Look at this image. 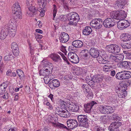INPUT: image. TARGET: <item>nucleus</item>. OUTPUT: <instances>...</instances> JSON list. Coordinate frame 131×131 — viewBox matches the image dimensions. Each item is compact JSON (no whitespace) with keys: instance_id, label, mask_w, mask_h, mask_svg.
<instances>
[{"instance_id":"nucleus-8","label":"nucleus","mask_w":131,"mask_h":131,"mask_svg":"<svg viewBox=\"0 0 131 131\" xmlns=\"http://www.w3.org/2000/svg\"><path fill=\"white\" fill-rule=\"evenodd\" d=\"M130 23L127 20H124L118 22L117 24V27L120 29L123 30L128 27Z\"/></svg>"},{"instance_id":"nucleus-12","label":"nucleus","mask_w":131,"mask_h":131,"mask_svg":"<svg viewBox=\"0 0 131 131\" xmlns=\"http://www.w3.org/2000/svg\"><path fill=\"white\" fill-rule=\"evenodd\" d=\"M67 125L70 129H73L77 126L78 123L77 121L75 119H71L67 121Z\"/></svg>"},{"instance_id":"nucleus-22","label":"nucleus","mask_w":131,"mask_h":131,"mask_svg":"<svg viewBox=\"0 0 131 131\" xmlns=\"http://www.w3.org/2000/svg\"><path fill=\"white\" fill-rule=\"evenodd\" d=\"M121 39L123 41H128L131 40V36L128 34L123 33L121 36Z\"/></svg>"},{"instance_id":"nucleus-15","label":"nucleus","mask_w":131,"mask_h":131,"mask_svg":"<svg viewBox=\"0 0 131 131\" xmlns=\"http://www.w3.org/2000/svg\"><path fill=\"white\" fill-rule=\"evenodd\" d=\"M7 26H5L2 28L1 32L0 38L2 39H5L7 36L8 32V28Z\"/></svg>"},{"instance_id":"nucleus-50","label":"nucleus","mask_w":131,"mask_h":131,"mask_svg":"<svg viewBox=\"0 0 131 131\" xmlns=\"http://www.w3.org/2000/svg\"><path fill=\"white\" fill-rule=\"evenodd\" d=\"M74 104H70L68 107V111H70L74 112Z\"/></svg>"},{"instance_id":"nucleus-33","label":"nucleus","mask_w":131,"mask_h":131,"mask_svg":"<svg viewBox=\"0 0 131 131\" xmlns=\"http://www.w3.org/2000/svg\"><path fill=\"white\" fill-rule=\"evenodd\" d=\"M13 13V16L14 19H20L22 18V16L21 10L12 12Z\"/></svg>"},{"instance_id":"nucleus-10","label":"nucleus","mask_w":131,"mask_h":131,"mask_svg":"<svg viewBox=\"0 0 131 131\" xmlns=\"http://www.w3.org/2000/svg\"><path fill=\"white\" fill-rule=\"evenodd\" d=\"M122 124L120 122H114L111 123L109 126L110 131H119V128Z\"/></svg>"},{"instance_id":"nucleus-59","label":"nucleus","mask_w":131,"mask_h":131,"mask_svg":"<svg viewBox=\"0 0 131 131\" xmlns=\"http://www.w3.org/2000/svg\"><path fill=\"white\" fill-rule=\"evenodd\" d=\"M108 58V57L107 55V57L106 58H104L103 61H102L101 64H105L109 62L107 60Z\"/></svg>"},{"instance_id":"nucleus-28","label":"nucleus","mask_w":131,"mask_h":131,"mask_svg":"<svg viewBox=\"0 0 131 131\" xmlns=\"http://www.w3.org/2000/svg\"><path fill=\"white\" fill-rule=\"evenodd\" d=\"M10 22H11L12 24H10V25H9V27H8V29L9 28H11V29H9V31H16L17 30V27L16 23L15 22L14 23V24L12 23L11 21H10L9 23H10Z\"/></svg>"},{"instance_id":"nucleus-49","label":"nucleus","mask_w":131,"mask_h":131,"mask_svg":"<svg viewBox=\"0 0 131 131\" xmlns=\"http://www.w3.org/2000/svg\"><path fill=\"white\" fill-rule=\"evenodd\" d=\"M41 2H42V7L43 8L45 7L46 5L47 4L46 2L48 1V2H49L51 0H40Z\"/></svg>"},{"instance_id":"nucleus-57","label":"nucleus","mask_w":131,"mask_h":131,"mask_svg":"<svg viewBox=\"0 0 131 131\" xmlns=\"http://www.w3.org/2000/svg\"><path fill=\"white\" fill-rule=\"evenodd\" d=\"M4 67L2 62L0 63V72L2 73Z\"/></svg>"},{"instance_id":"nucleus-9","label":"nucleus","mask_w":131,"mask_h":131,"mask_svg":"<svg viewBox=\"0 0 131 131\" xmlns=\"http://www.w3.org/2000/svg\"><path fill=\"white\" fill-rule=\"evenodd\" d=\"M97 103L94 101L89 102L87 104H84V106L85 108L84 110L87 113H90L91 109L94 106H95Z\"/></svg>"},{"instance_id":"nucleus-5","label":"nucleus","mask_w":131,"mask_h":131,"mask_svg":"<svg viewBox=\"0 0 131 131\" xmlns=\"http://www.w3.org/2000/svg\"><path fill=\"white\" fill-rule=\"evenodd\" d=\"M107 48L110 53H116L119 52L120 48L119 46L116 45L111 44L107 46Z\"/></svg>"},{"instance_id":"nucleus-51","label":"nucleus","mask_w":131,"mask_h":131,"mask_svg":"<svg viewBox=\"0 0 131 131\" xmlns=\"http://www.w3.org/2000/svg\"><path fill=\"white\" fill-rule=\"evenodd\" d=\"M43 80L44 81L45 83L46 84H48L49 82L50 81V79L47 76L44 77L43 78Z\"/></svg>"},{"instance_id":"nucleus-34","label":"nucleus","mask_w":131,"mask_h":131,"mask_svg":"<svg viewBox=\"0 0 131 131\" xmlns=\"http://www.w3.org/2000/svg\"><path fill=\"white\" fill-rule=\"evenodd\" d=\"M51 73H50V72L47 70L45 69L41 70L39 72V74L40 75L43 76H47L48 75L50 74Z\"/></svg>"},{"instance_id":"nucleus-17","label":"nucleus","mask_w":131,"mask_h":131,"mask_svg":"<svg viewBox=\"0 0 131 131\" xmlns=\"http://www.w3.org/2000/svg\"><path fill=\"white\" fill-rule=\"evenodd\" d=\"M50 57L55 62L60 63L61 62L62 59L60 56L58 54L53 53L50 55Z\"/></svg>"},{"instance_id":"nucleus-62","label":"nucleus","mask_w":131,"mask_h":131,"mask_svg":"<svg viewBox=\"0 0 131 131\" xmlns=\"http://www.w3.org/2000/svg\"><path fill=\"white\" fill-rule=\"evenodd\" d=\"M3 98L4 99H7L8 98V93H5L4 95L3 96Z\"/></svg>"},{"instance_id":"nucleus-48","label":"nucleus","mask_w":131,"mask_h":131,"mask_svg":"<svg viewBox=\"0 0 131 131\" xmlns=\"http://www.w3.org/2000/svg\"><path fill=\"white\" fill-rule=\"evenodd\" d=\"M94 131H105L100 127L98 126H95L94 128Z\"/></svg>"},{"instance_id":"nucleus-47","label":"nucleus","mask_w":131,"mask_h":131,"mask_svg":"<svg viewBox=\"0 0 131 131\" xmlns=\"http://www.w3.org/2000/svg\"><path fill=\"white\" fill-rule=\"evenodd\" d=\"M13 52L14 55L15 56H18V55L19 53V49H16L15 50H13Z\"/></svg>"},{"instance_id":"nucleus-2","label":"nucleus","mask_w":131,"mask_h":131,"mask_svg":"<svg viewBox=\"0 0 131 131\" xmlns=\"http://www.w3.org/2000/svg\"><path fill=\"white\" fill-rule=\"evenodd\" d=\"M111 16L113 19L123 20L126 16V15L125 11L124 10L116 11L111 12Z\"/></svg>"},{"instance_id":"nucleus-3","label":"nucleus","mask_w":131,"mask_h":131,"mask_svg":"<svg viewBox=\"0 0 131 131\" xmlns=\"http://www.w3.org/2000/svg\"><path fill=\"white\" fill-rule=\"evenodd\" d=\"M79 125L88 128L89 127V119L86 115H80L77 117Z\"/></svg>"},{"instance_id":"nucleus-21","label":"nucleus","mask_w":131,"mask_h":131,"mask_svg":"<svg viewBox=\"0 0 131 131\" xmlns=\"http://www.w3.org/2000/svg\"><path fill=\"white\" fill-rule=\"evenodd\" d=\"M28 7V9L29 10V12H27L30 16H32L36 14L37 10L36 9L35 7L34 6H30Z\"/></svg>"},{"instance_id":"nucleus-45","label":"nucleus","mask_w":131,"mask_h":131,"mask_svg":"<svg viewBox=\"0 0 131 131\" xmlns=\"http://www.w3.org/2000/svg\"><path fill=\"white\" fill-rule=\"evenodd\" d=\"M11 48L12 50L19 48L17 44L15 42H13L11 44Z\"/></svg>"},{"instance_id":"nucleus-25","label":"nucleus","mask_w":131,"mask_h":131,"mask_svg":"<svg viewBox=\"0 0 131 131\" xmlns=\"http://www.w3.org/2000/svg\"><path fill=\"white\" fill-rule=\"evenodd\" d=\"M73 46L75 48L81 47L83 45V42L80 40H76L73 41L72 43Z\"/></svg>"},{"instance_id":"nucleus-37","label":"nucleus","mask_w":131,"mask_h":131,"mask_svg":"<svg viewBox=\"0 0 131 131\" xmlns=\"http://www.w3.org/2000/svg\"><path fill=\"white\" fill-rule=\"evenodd\" d=\"M120 45L124 48L129 49L131 48V42H128L125 43H121Z\"/></svg>"},{"instance_id":"nucleus-40","label":"nucleus","mask_w":131,"mask_h":131,"mask_svg":"<svg viewBox=\"0 0 131 131\" xmlns=\"http://www.w3.org/2000/svg\"><path fill=\"white\" fill-rule=\"evenodd\" d=\"M110 118L111 119L115 120L116 121H119L121 119L120 117L118 116L116 114H114L110 116Z\"/></svg>"},{"instance_id":"nucleus-35","label":"nucleus","mask_w":131,"mask_h":131,"mask_svg":"<svg viewBox=\"0 0 131 131\" xmlns=\"http://www.w3.org/2000/svg\"><path fill=\"white\" fill-rule=\"evenodd\" d=\"M7 86L4 83H2L0 85V94L2 95L4 93L6 90Z\"/></svg>"},{"instance_id":"nucleus-4","label":"nucleus","mask_w":131,"mask_h":131,"mask_svg":"<svg viewBox=\"0 0 131 131\" xmlns=\"http://www.w3.org/2000/svg\"><path fill=\"white\" fill-rule=\"evenodd\" d=\"M103 20L101 19H95L92 20L90 23V25L92 28L96 29H99L102 27L101 24Z\"/></svg>"},{"instance_id":"nucleus-53","label":"nucleus","mask_w":131,"mask_h":131,"mask_svg":"<svg viewBox=\"0 0 131 131\" xmlns=\"http://www.w3.org/2000/svg\"><path fill=\"white\" fill-rule=\"evenodd\" d=\"M10 36L12 37H14L15 35L16 31H8Z\"/></svg>"},{"instance_id":"nucleus-43","label":"nucleus","mask_w":131,"mask_h":131,"mask_svg":"<svg viewBox=\"0 0 131 131\" xmlns=\"http://www.w3.org/2000/svg\"><path fill=\"white\" fill-rule=\"evenodd\" d=\"M106 106V113H108L107 114H108V113H112L114 112V110L113 109L112 107L107 106Z\"/></svg>"},{"instance_id":"nucleus-60","label":"nucleus","mask_w":131,"mask_h":131,"mask_svg":"<svg viewBox=\"0 0 131 131\" xmlns=\"http://www.w3.org/2000/svg\"><path fill=\"white\" fill-rule=\"evenodd\" d=\"M106 116H101L100 117V120L102 121L105 122L106 119Z\"/></svg>"},{"instance_id":"nucleus-1","label":"nucleus","mask_w":131,"mask_h":131,"mask_svg":"<svg viewBox=\"0 0 131 131\" xmlns=\"http://www.w3.org/2000/svg\"><path fill=\"white\" fill-rule=\"evenodd\" d=\"M68 19L69 21L68 24L75 25L79 21L80 17L78 14L75 12H72L68 14Z\"/></svg>"},{"instance_id":"nucleus-11","label":"nucleus","mask_w":131,"mask_h":131,"mask_svg":"<svg viewBox=\"0 0 131 131\" xmlns=\"http://www.w3.org/2000/svg\"><path fill=\"white\" fill-rule=\"evenodd\" d=\"M124 58V56L121 54H117L115 56L111 55L110 56V59L111 60L116 62L121 61Z\"/></svg>"},{"instance_id":"nucleus-18","label":"nucleus","mask_w":131,"mask_h":131,"mask_svg":"<svg viewBox=\"0 0 131 131\" xmlns=\"http://www.w3.org/2000/svg\"><path fill=\"white\" fill-rule=\"evenodd\" d=\"M126 0H117L116 1V4L119 9H121L127 3Z\"/></svg>"},{"instance_id":"nucleus-31","label":"nucleus","mask_w":131,"mask_h":131,"mask_svg":"<svg viewBox=\"0 0 131 131\" xmlns=\"http://www.w3.org/2000/svg\"><path fill=\"white\" fill-rule=\"evenodd\" d=\"M124 72V71H122L117 73L115 75L116 78L118 80L124 79L125 77Z\"/></svg>"},{"instance_id":"nucleus-44","label":"nucleus","mask_w":131,"mask_h":131,"mask_svg":"<svg viewBox=\"0 0 131 131\" xmlns=\"http://www.w3.org/2000/svg\"><path fill=\"white\" fill-rule=\"evenodd\" d=\"M59 53L61 55L63 59L65 61V62L69 65L70 64L69 62L66 57L64 56V54L61 52H59Z\"/></svg>"},{"instance_id":"nucleus-14","label":"nucleus","mask_w":131,"mask_h":131,"mask_svg":"<svg viewBox=\"0 0 131 131\" xmlns=\"http://www.w3.org/2000/svg\"><path fill=\"white\" fill-rule=\"evenodd\" d=\"M69 39V36L67 34L64 32H62L59 38L60 41L63 43L67 42Z\"/></svg>"},{"instance_id":"nucleus-52","label":"nucleus","mask_w":131,"mask_h":131,"mask_svg":"<svg viewBox=\"0 0 131 131\" xmlns=\"http://www.w3.org/2000/svg\"><path fill=\"white\" fill-rule=\"evenodd\" d=\"M104 67L110 69L113 68V66L110 64H107L105 65Z\"/></svg>"},{"instance_id":"nucleus-61","label":"nucleus","mask_w":131,"mask_h":131,"mask_svg":"<svg viewBox=\"0 0 131 131\" xmlns=\"http://www.w3.org/2000/svg\"><path fill=\"white\" fill-rule=\"evenodd\" d=\"M74 112H76L78 111L79 110V107L78 106L74 104Z\"/></svg>"},{"instance_id":"nucleus-29","label":"nucleus","mask_w":131,"mask_h":131,"mask_svg":"<svg viewBox=\"0 0 131 131\" xmlns=\"http://www.w3.org/2000/svg\"><path fill=\"white\" fill-rule=\"evenodd\" d=\"M50 123L52 124L54 127H57L60 128H64L66 129L67 130H68L69 129L66 126L60 123H56L52 122H51Z\"/></svg>"},{"instance_id":"nucleus-27","label":"nucleus","mask_w":131,"mask_h":131,"mask_svg":"<svg viewBox=\"0 0 131 131\" xmlns=\"http://www.w3.org/2000/svg\"><path fill=\"white\" fill-rule=\"evenodd\" d=\"M92 31V30L90 27L86 26L83 30V33L85 35H89Z\"/></svg>"},{"instance_id":"nucleus-54","label":"nucleus","mask_w":131,"mask_h":131,"mask_svg":"<svg viewBox=\"0 0 131 131\" xmlns=\"http://www.w3.org/2000/svg\"><path fill=\"white\" fill-rule=\"evenodd\" d=\"M82 87L84 91L85 92L89 90V88L86 86V84H84L82 85Z\"/></svg>"},{"instance_id":"nucleus-32","label":"nucleus","mask_w":131,"mask_h":131,"mask_svg":"<svg viewBox=\"0 0 131 131\" xmlns=\"http://www.w3.org/2000/svg\"><path fill=\"white\" fill-rule=\"evenodd\" d=\"M5 56L4 58V59L5 61H9L11 59H13L14 58V57L13 55L9 53H7V52H6L5 53Z\"/></svg>"},{"instance_id":"nucleus-7","label":"nucleus","mask_w":131,"mask_h":131,"mask_svg":"<svg viewBox=\"0 0 131 131\" xmlns=\"http://www.w3.org/2000/svg\"><path fill=\"white\" fill-rule=\"evenodd\" d=\"M104 26L106 28H110L115 25V21L113 19L107 18L103 22Z\"/></svg>"},{"instance_id":"nucleus-30","label":"nucleus","mask_w":131,"mask_h":131,"mask_svg":"<svg viewBox=\"0 0 131 131\" xmlns=\"http://www.w3.org/2000/svg\"><path fill=\"white\" fill-rule=\"evenodd\" d=\"M60 84V82L58 80L54 79L52 80V82H50L49 83V85L50 87H51L50 86L52 85L53 86L56 88L59 87Z\"/></svg>"},{"instance_id":"nucleus-16","label":"nucleus","mask_w":131,"mask_h":131,"mask_svg":"<svg viewBox=\"0 0 131 131\" xmlns=\"http://www.w3.org/2000/svg\"><path fill=\"white\" fill-rule=\"evenodd\" d=\"M99 52V55L96 58L99 63L101 64L104 58L107 57V54H106L105 52L103 50H101Z\"/></svg>"},{"instance_id":"nucleus-19","label":"nucleus","mask_w":131,"mask_h":131,"mask_svg":"<svg viewBox=\"0 0 131 131\" xmlns=\"http://www.w3.org/2000/svg\"><path fill=\"white\" fill-rule=\"evenodd\" d=\"M57 113L60 116L64 117H68L69 116L68 115V111L62 110V109H61L60 110H58L57 111Z\"/></svg>"},{"instance_id":"nucleus-64","label":"nucleus","mask_w":131,"mask_h":131,"mask_svg":"<svg viewBox=\"0 0 131 131\" xmlns=\"http://www.w3.org/2000/svg\"><path fill=\"white\" fill-rule=\"evenodd\" d=\"M36 25H38L39 28H41L42 26V24L41 22L40 21H38L36 24Z\"/></svg>"},{"instance_id":"nucleus-46","label":"nucleus","mask_w":131,"mask_h":131,"mask_svg":"<svg viewBox=\"0 0 131 131\" xmlns=\"http://www.w3.org/2000/svg\"><path fill=\"white\" fill-rule=\"evenodd\" d=\"M53 19L54 20V17L56 16V14L57 13V8L56 5H53Z\"/></svg>"},{"instance_id":"nucleus-56","label":"nucleus","mask_w":131,"mask_h":131,"mask_svg":"<svg viewBox=\"0 0 131 131\" xmlns=\"http://www.w3.org/2000/svg\"><path fill=\"white\" fill-rule=\"evenodd\" d=\"M12 71L11 70H8L6 72V75L7 76L12 77Z\"/></svg>"},{"instance_id":"nucleus-13","label":"nucleus","mask_w":131,"mask_h":131,"mask_svg":"<svg viewBox=\"0 0 131 131\" xmlns=\"http://www.w3.org/2000/svg\"><path fill=\"white\" fill-rule=\"evenodd\" d=\"M126 84L124 83L123 84L121 91L118 93V96L120 98H124L127 95V92L126 90L127 89V86L126 85Z\"/></svg>"},{"instance_id":"nucleus-63","label":"nucleus","mask_w":131,"mask_h":131,"mask_svg":"<svg viewBox=\"0 0 131 131\" xmlns=\"http://www.w3.org/2000/svg\"><path fill=\"white\" fill-rule=\"evenodd\" d=\"M121 88H122V87L121 88H120L118 87H116L115 90L116 92L117 93H118L119 92L121 91Z\"/></svg>"},{"instance_id":"nucleus-20","label":"nucleus","mask_w":131,"mask_h":131,"mask_svg":"<svg viewBox=\"0 0 131 131\" xmlns=\"http://www.w3.org/2000/svg\"><path fill=\"white\" fill-rule=\"evenodd\" d=\"M100 51H101L99 52L94 48H92L90 50V54L92 57L94 58H96L99 55V52Z\"/></svg>"},{"instance_id":"nucleus-39","label":"nucleus","mask_w":131,"mask_h":131,"mask_svg":"<svg viewBox=\"0 0 131 131\" xmlns=\"http://www.w3.org/2000/svg\"><path fill=\"white\" fill-rule=\"evenodd\" d=\"M124 79H128L131 77V72L128 71H123Z\"/></svg>"},{"instance_id":"nucleus-58","label":"nucleus","mask_w":131,"mask_h":131,"mask_svg":"<svg viewBox=\"0 0 131 131\" xmlns=\"http://www.w3.org/2000/svg\"><path fill=\"white\" fill-rule=\"evenodd\" d=\"M33 0H27L26 4L27 6H30L32 5V2Z\"/></svg>"},{"instance_id":"nucleus-23","label":"nucleus","mask_w":131,"mask_h":131,"mask_svg":"<svg viewBox=\"0 0 131 131\" xmlns=\"http://www.w3.org/2000/svg\"><path fill=\"white\" fill-rule=\"evenodd\" d=\"M52 64L48 62H47L46 64L44 65V69L50 72V73H51L52 70L53 68Z\"/></svg>"},{"instance_id":"nucleus-24","label":"nucleus","mask_w":131,"mask_h":131,"mask_svg":"<svg viewBox=\"0 0 131 131\" xmlns=\"http://www.w3.org/2000/svg\"><path fill=\"white\" fill-rule=\"evenodd\" d=\"M121 67L125 69H131V63L127 61H122L120 63Z\"/></svg>"},{"instance_id":"nucleus-6","label":"nucleus","mask_w":131,"mask_h":131,"mask_svg":"<svg viewBox=\"0 0 131 131\" xmlns=\"http://www.w3.org/2000/svg\"><path fill=\"white\" fill-rule=\"evenodd\" d=\"M69 60L74 63H77L79 61V58L77 54L73 52H69L68 54Z\"/></svg>"},{"instance_id":"nucleus-55","label":"nucleus","mask_w":131,"mask_h":131,"mask_svg":"<svg viewBox=\"0 0 131 131\" xmlns=\"http://www.w3.org/2000/svg\"><path fill=\"white\" fill-rule=\"evenodd\" d=\"M110 71V75L112 77H114L116 74L115 70L112 69Z\"/></svg>"},{"instance_id":"nucleus-38","label":"nucleus","mask_w":131,"mask_h":131,"mask_svg":"<svg viewBox=\"0 0 131 131\" xmlns=\"http://www.w3.org/2000/svg\"><path fill=\"white\" fill-rule=\"evenodd\" d=\"M17 74L20 79H23L24 77V75L23 71L20 69H17L16 70Z\"/></svg>"},{"instance_id":"nucleus-26","label":"nucleus","mask_w":131,"mask_h":131,"mask_svg":"<svg viewBox=\"0 0 131 131\" xmlns=\"http://www.w3.org/2000/svg\"><path fill=\"white\" fill-rule=\"evenodd\" d=\"M12 12L21 10L19 3L17 2L13 5L12 7Z\"/></svg>"},{"instance_id":"nucleus-36","label":"nucleus","mask_w":131,"mask_h":131,"mask_svg":"<svg viewBox=\"0 0 131 131\" xmlns=\"http://www.w3.org/2000/svg\"><path fill=\"white\" fill-rule=\"evenodd\" d=\"M103 79L102 78L97 77L96 75L93 76L92 78V81L94 83H99L101 82Z\"/></svg>"},{"instance_id":"nucleus-41","label":"nucleus","mask_w":131,"mask_h":131,"mask_svg":"<svg viewBox=\"0 0 131 131\" xmlns=\"http://www.w3.org/2000/svg\"><path fill=\"white\" fill-rule=\"evenodd\" d=\"M86 97L89 99H91L93 97V93L90 90L85 92Z\"/></svg>"},{"instance_id":"nucleus-42","label":"nucleus","mask_w":131,"mask_h":131,"mask_svg":"<svg viewBox=\"0 0 131 131\" xmlns=\"http://www.w3.org/2000/svg\"><path fill=\"white\" fill-rule=\"evenodd\" d=\"M106 106H104L102 105H100L99 107V110L100 112L103 114H106Z\"/></svg>"}]
</instances>
